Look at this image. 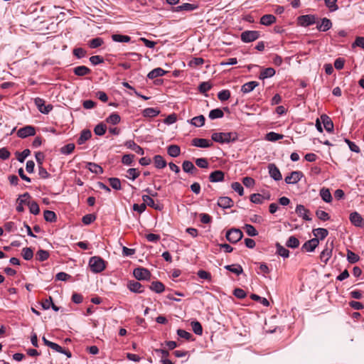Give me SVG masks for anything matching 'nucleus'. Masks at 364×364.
Instances as JSON below:
<instances>
[{"label":"nucleus","instance_id":"obj_22","mask_svg":"<svg viewBox=\"0 0 364 364\" xmlns=\"http://www.w3.org/2000/svg\"><path fill=\"white\" fill-rule=\"evenodd\" d=\"M224 173L222 171H215L212 172L209 176V180L210 182L215 183L223 181Z\"/></svg>","mask_w":364,"mask_h":364},{"label":"nucleus","instance_id":"obj_20","mask_svg":"<svg viewBox=\"0 0 364 364\" xmlns=\"http://www.w3.org/2000/svg\"><path fill=\"white\" fill-rule=\"evenodd\" d=\"M92 136L91 131L89 129H83L80 132V135L77 140L78 144L82 145Z\"/></svg>","mask_w":364,"mask_h":364},{"label":"nucleus","instance_id":"obj_60","mask_svg":"<svg viewBox=\"0 0 364 364\" xmlns=\"http://www.w3.org/2000/svg\"><path fill=\"white\" fill-rule=\"evenodd\" d=\"M250 297L254 301H259L264 306H269V302L266 298L260 297L255 294H251Z\"/></svg>","mask_w":364,"mask_h":364},{"label":"nucleus","instance_id":"obj_23","mask_svg":"<svg viewBox=\"0 0 364 364\" xmlns=\"http://www.w3.org/2000/svg\"><path fill=\"white\" fill-rule=\"evenodd\" d=\"M276 17L272 14H265L260 18V23L264 26H270L275 23Z\"/></svg>","mask_w":364,"mask_h":364},{"label":"nucleus","instance_id":"obj_17","mask_svg":"<svg viewBox=\"0 0 364 364\" xmlns=\"http://www.w3.org/2000/svg\"><path fill=\"white\" fill-rule=\"evenodd\" d=\"M232 200L227 196L220 197L218 200V205L222 208H229L233 205Z\"/></svg>","mask_w":364,"mask_h":364},{"label":"nucleus","instance_id":"obj_63","mask_svg":"<svg viewBox=\"0 0 364 364\" xmlns=\"http://www.w3.org/2000/svg\"><path fill=\"white\" fill-rule=\"evenodd\" d=\"M331 252H332L331 249L326 247L321 252V255H320L321 259L322 260H324L325 262H326L330 259V257L331 256Z\"/></svg>","mask_w":364,"mask_h":364},{"label":"nucleus","instance_id":"obj_49","mask_svg":"<svg viewBox=\"0 0 364 364\" xmlns=\"http://www.w3.org/2000/svg\"><path fill=\"white\" fill-rule=\"evenodd\" d=\"M49 252L44 250H39L36 253V259L40 262L46 261L49 257Z\"/></svg>","mask_w":364,"mask_h":364},{"label":"nucleus","instance_id":"obj_61","mask_svg":"<svg viewBox=\"0 0 364 364\" xmlns=\"http://www.w3.org/2000/svg\"><path fill=\"white\" fill-rule=\"evenodd\" d=\"M212 87L211 84L209 82H203L198 86V90L201 93H205L210 90Z\"/></svg>","mask_w":364,"mask_h":364},{"label":"nucleus","instance_id":"obj_59","mask_svg":"<svg viewBox=\"0 0 364 364\" xmlns=\"http://www.w3.org/2000/svg\"><path fill=\"white\" fill-rule=\"evenodd\" d=\"M218 97L220 101H226L230 97V92L228 90H223L218 93Z\"/></svg>","mask_w":364,"mask_h":364},{"label":"nucleus","instance_id":"obj_56","mask_svg":"<svg viewBox=\"0 0 364 364\" xmlns=\"http://www.w3.org/2000/svg\"><path fill=\"white\" fill-rule=\"evenodd\" d=\"M324 2L330 11L333 12L338 10L337 0H324Z\"/></svg>","mask_w":364,"mask_h":364},{"label":"nucleus","instance_id":"obj_31","mask_svg":"<svg viewBox=\"0 0 364 364\" xmlns=\"http://www.w3.org/2000/svg\"><path fill=\"white\" fill-rule=\"evenodd\" d=\"M167 153L171 157H177L181 154V149L178 145H170L167 148Z\"/></svg>","mask_w":364,"mask_h":364},{"label":"nucleus","instance_id":"obj_10","mask_svg":"<svg viewBox=\"0 0 364 364\" xmlns=\"http://www.w3.org/2000/svg\"><path fill=\"white\" fill-rule=\"evenodd\" d=\"M35 104L38 110L43 114H48L53 109L51 105H45V101L39 97L35 99Z\"/></svg>","mask_w":364,"mask_h":364},{"label":"nucleus","instance_id":"obj_52","mask_svg":"<svg viewBox=\"0 0 364 364\" xmlns=\"http://www.w3.org/2000/svg\"><path fill=\"white\" fill-rule=\"evenodd\" d=\"M109 185L114 190H120L122 188L121 181L117 178H109Z\"/></svg>","mask_w":364,"mask_h":364},{"label":"nucleus","instance_id":"obj_41","mask_svg":"<svg viewBox=\"0 0 364 364\" xmlns=\"http://www.w3.org/2000/svg\"><path fill=\"white\" fill-rule=\"evenodd\" d=\"M286 245L290 248H296L299 246V240L294 235L290 236L286 242Z\"/></svg>","mask_w":364,"mask_h":364},{"label":"nucleus","instance_id":"obj_29","mask_svg":"<svg viewBox=\"0 0 364 364\" xmlns=\"http://www.w3.org/2000/svg\"><path fill=\"white\" fill-rule=\"evenodd\" d=\"M275 70L273 68H267L262 70L259 74V79L264 80L271 77L275 75Z\"/></svg>","mask_w":364,"mask_h":364},{"label":"nucleus","instance_id":"obj_18","mask_svg":"<svg viewBox=\"0 0 364 364\" xmlns=\"http://www.w3.org/2000/svg\"><path fill=\"white\" fill-rule=\"evenodd\" d=\"M124 145L128 148L133 151H134L136 153L140 155H144V149L139 145H137L134 141L133 140H128L125 142Z\"/></svg>","mask_w":364,"mask_h":364},{"label":"nucleus","instance_id":"obj_57","mask_svg":"<svg viewBox=\"0 0 364 364\" xmlns=\"http://www.w3.org/2000/svg\"><path fill=\"white\" fill-rule=\"evenodd\" d=\"M74 149H75V144L70 143V144H68L63 146L60 149V152L63 154H70L74 151Z\"/></svg>","mask_w":364,"mask_h":364},{"label":"nucleus","instance_id":"obj_46","mask_svg":"<svg viewBox=\"0 0 364 364\" xmlns=\"http://www.w3.org/2000/svg\"><path fill=\"white\" fill-rule=\"evenodd\" d=\"M284 136L282 134H277L274 132H270L267 134L265 139L269 141H276L279 139H283Z\"/></svg>","mask_w":364,"mask_h":364},{"label":"nucleus","instance_id":"obj_27","mask_svg":"<svg viewBox=\"0 0 364 364\" xmlns=\"http://www.w3.org/2000/svg\"><path fill=\"white\" fill-rule=\"evenodd\" d=\"M313 233H314V236L316 237L315 238H318V239L322 240L328 236V231L325 228H318L314 229L313 230Z\"/></svg>","mask_w":364,"mask_h":364},{"label":"nucleus","instance_id":"obj_64","mask_svg":"<svg viewBox=\"0 0 364 364\" xmlns=\"http://www.w3.org/2000/svg\"><path fill=\"white\" fill-rule=\"evenodd\" d=\"M316 215L318 218L323 221H326L330 219V216L328 213L323 210H317L316 211Z\"/></svg>","mask_w":364,"mask_h":364},{"label":"nucleus","instance_id":"obj_48","mask_svg":"<svg viewBox=\"0 0 364 364\" xmlns=\"http://www.w3.org/2000/svg\"><path fill=\"white\" fill-rule=\"evenodd\" d=\"M120 119H121L120 116L118 114L112 113L106 119V122L107 123L115 125V124H117L119 123Z\"/></svg>","mask_w":364,"mask_h":364},{"label":"nucleus","instance_id":"obj_53","mask_svg":"<svg viewBox=\"0 0 364 364\" xmlns=\"http://www.w3.org/2000/svg\"><path fill=\"white\" fill-rule=\"evenodd\" d=\"M360 257L358 255L350 250L347 251V259L348 262L354 264L359 260Z\"/></svg>","mask_w":364,"mask_h":364},{"label":"nucleus","instance_id":"obj_30","mask_svg":"<svg viewBox=\"0 0 364 364\" xmlns=\"http://www.w3.org/2000/svg\"><path fill=\"white\" fill-rule=\"evenodd\" d=\"M150 289L156 293L160 294L165 289V287L161 282H153L150 285Z\"/></svg>","mask_w":364,"mask_h":364},{"label":"nucleus","instance_id":"obj_12","mask_svg":"<svg viewBox=\"0 0 364 364\" xmlns=\"http://www.w3.org/2000/svg\"><path fill=\"white\" fill-rule=\"evenodd\" d=\"M350 221L356 227H364V220L358 212H353L349 217Z\"/></svg>","mask_w":364,"mask_h":364},{"label":"nucleus","instance_id":"obj_58","mask_svg":"<svg viewBox=\"0 0 364 364\" xmlns=\"http://www.w3.org/2000/svg\"><path fill=\"white\" fill-rule=\"evenodd\" d=\"M134 159V154H125L122 158V163L124 165L131 166Z\"/></svg>","mask_w":364,"mask_h":364},{"label":"nucleus","instance_id":"obj_11","mask_svg":"<svg viewBox=\"0 0 364 364\" xmlns=\"http://www.w3.org/2000/svg\"><path fill=\"white\" fill-rule=\"evenodd\" d=\"M302 176L303 173L301 171H294L289 176H287L284 180L287 184H295L300 181Z\"/></svg>","mask_w":364,"mask_h":364},{"label":"nucleus","instance_id":"obj_51","mask_svg":"<svg viewBox=\"0 0 364 364\" xmlns=\"http://www.w3.org/2000/svg\"><path fill=\"white\" fill-rule=\"evenodd\" d=\"M28 206L30 212L33 215H38L40 212V208L38 203L35 201H28Z\"/></svg>","mask_w":364,"mask_h":364},{"label":"nucleus","instance_id":"obj_50","mask_svg":"<svg viewBox=\"0 0 364 364\" xmlns=\"http://www.w3.org/2000/svg\"><path fill=\"white\" fill-rule=\"evenodd\" d=\"M243 228L249 236L254 237L258 235L257 230L252 225L246 224Z\"/></svg>","mask_w":364,"mask_h":364},{"label":"nucleus","instance_id":"obj_3","mask_svg":"<svg viewBox=\"0 0 364 364\" xmlns=\"http://www.w3.org/2000/svg\"><path fill=\"white\" fill-rule=\"evenodd\" d=\"M243 237L242 232L237 228H232L229 230L225 235L226 239L231 243H236Z\"/></svg>","mask_w":364,"mask_h":364},{"label":"nucleus","instance_id":"obj_36","mask_svg":"<svg viewBox=\"0 0 364 364\" xmlns=\"http://www.w3.org/2000/svg\"><path fill=\"white\" fill-rule=\"evenodd\" d=\"M112 39L114 42L120 43H128L131 41V38L129 36L121 34H113L112 36Z\"/></svg>","mask_w":364,"mask_h":364},{"label":"nucleus","instance_id":"obj_21","mask_svg":"<svg viewBox=\"0 0 364 364\" xmlns=\"http://www.w3.org/2000/svg\"><path fill=\"white\" fill-rule=\"evenodd\" d=\"M153 160L155 167L158 169L164 168L167 165L166 160L161 155H155L153 158Z\"/></svg>","mask_w":364,"mask_h":364},{"label":"nucleus","instance_id":"obj_15","mask_svg":"<svg viewBox=\"0 0 364 364\" xmlns=\"http://www.w3.org/2000/svg\"><path fill=\"white\" fill-rule=\"evenodd\" d=\"M192 145L200 148H208L212 146V142L206 139L195 138L192 140Z\"/></svg>","mask_w":364,"mask_h":364},{"label":"nucleus","instance_id":"obj_33","mask_svg":"<svg viewBox=\"0 0 364 364\" xmlns=\"http://www.w3.org/2000/svg\"><path fill=\"white\" fill-rule=\"evenodd\" d=\"M225 268L227 270H228L232 273H235L237 275H240L243 272L242 266L238 264L226 265V266H225Z\"/></svg>","mask_w":364,"mask_h":364},{"label":"nucleus","instance_id":"obj_2","mask_svg":"<svg viewBox=\"0 0 364 364\" xmlns=\"http://www.w3.org/2000/svg\"><path fill=\"white\" fill-rule=\"evenodd\" d=\"M89 267L94 273H100L105 269V262L97 256L92 257L89 260Z\"/></svg>","mask_w":364,"mask_h":364},{"label":"nucleus","instance_id":"obj_45","mask_svg":"<svg viewBox=\"0 0 364 364\" xmlns=\"http://www.w3.org/2000/svg\"><path fill=\"white\" fill-rule=\"evenodd\" d=\"M127 173V174L126 175V177L132 181H134L136 178H138L140 174V172L134 168H129Z\"/></svg>","mask_w":364,"mask_h":364},{"label":"nucleus","instance_id":"obj_13","mask_svg":"<svg viewBox=\"0 0 364 364\" xmlns=\"http://www.w3.org/2000/svg\"><path fill=\"white\" fill-rule=\"evenodd\" d=\"M269 176L275 181H280L282 178L279 168L274 164H269L268 166Z\"/></svg>","mask_w":364,"mask_h":364},{"label":"nucleus","instance_id":"obj_32","mask_svg":"<svg viewBox=\"0 0 364 364\" xmlns=\"http://www.w3.org/2000/svg\"><path fill=\"white\" fill-rule=\"evenodd\" d=\"M166 71L163 70L161 68H157L154 70H152L151 72L149 73L147 77L149 79H154L157 77L163 76L166 74Z\"/></svg>","mask_w":364,"mask_h":364},{"label":"nucleus","instance_id":"obj_44","mask_svg":"<svg viewBox=\"0 0 364 364\" xmlns=\"http://www.w3.org/2000/svg\"><path fill=\"white\" fill-rule=\"evenodd\" d=\"M107 126L103 123L97 124L94 129V132L97 136H102L105 134Z\"/></svg>","mask_w":364,"mask_h":364},{"label":"nucleus","instance_id":"obj_35","mask_svg":"<svg viewBox=\"0 0 364 364\" xmlns=\"http://www.w3.org/2000/svg\"><path fill=\"white\" fill-rule=\"evenodd\" d=\"M182 168L183 171L189 173H193L195 171H197V168L190 161H184L182 164Z\"/></svg>","mask_w":364,"mask_h":364},{"label":"nucleus","instance_id":"obj_5","mask_svg":"<svg viewBox=\"0 0 364 364\" xmlns=\"http://www.w3.org/2000/svg\"><path fill=\"white\" fill-rule=\"evenodd\" d=\"M316 18L314 15H303L298 17V23L300 26L306 27L316 23Z\"/></svg>","mask_w":364,"mask_h":364},{"label":"nucleus","instance_id":"obj_19","mask_svg":"<svg viewBox=\"0 0 364 364\" xmlns=\"http://www.w3.org/2000/svg\"><path fill=\"white\" fill-rule=\"evenodd\" d=\"M321 119L325 129L328 132H331L333 129V123L330 119V117L326 114H322L321 116Z\"/></svg>","mask_w":364,"mask_h":364},{"label":"nucleus","instance_id":"obj_54","mask_svg":"<svg viewBox=\"0 0 364 364\" xmlns=\"http://www.w3.org/2000/svg\"><path fill=\"white\" fill-rule=\"evenodd\" d=\"M22 257L26 260H30L33 257V252L31 248L30 247H24L22 250Z\"/></svg>","mask_w":364,"mask_h":364},{"label":"nucleus","instance_id":"obj_34","mask_svg":"<svg viewBox=\"0 0 364 364\" xmlns=\"http://www.w3.org/2000/svg\"><path fill=\"white\" fill-rule=\"evenodd\" d=\"M277 254L282 257L283 258H287L289 257V251L280 245L279 242H277L276 245Z\"/></svg>","mask_w":364,"mask_h":364},{"label":"nucleus","instance_id":"obj_47","mask_svg":"<svg viewBox=\"0 0 364 364\" xmlns=\"http://www.w3.org/2000/svg\"><path fill=\"white\" fill-rule=\"evenodd\" d=\"M224 115V113L222 109L218 108L212 109L209 112V118L211 119H215L218 118H222Z\"/></svg>","mask_w":364,"mask_h":364},{"label":"nucleus","instance_id":"obj_16","mask_svg":"<svg viewBox=\"0 0 364 364\" xmlns=\"http://www.w3.org/2000/svg\"><path fill=\"white\" fill-rule=\"evenodd\" d=\"M332 27V22L327 18H323L321 22L317 23V29L320 31H327Z\"/></svg>","mask_w":364,"mask_h":364},{"label":"nucleus","instance_id":"obj_25","mask_svg":"<svg viewBox=\"0 0 364 364\" xmlns=\"http://www.w3.org/2000/svg\"><path fill=\"white\" fill-rule=\"evenodd\" d=\"M259 85V83L256 81H250L245 83L241 87V92L243 93H249L252 91L256 87Z\"/></svg>","mask_w":364,"mask_h":364},{"label":"nucleus","instance_id":"obj_42","mask_svg":"<svg viewBox=\"0 0 364 364\" xmlns=\"http://www.w3.org/2000/svg\"><path fill=\"white\" fill-rule=\"evenodd\" d=\"M104 43V41L102 38L97 37L95 38L91 39L88 42V46L90 48H97L100 46H101Z\"/></svg>","mask_w":364,"mask_h":364},{"label":"nucleus","instance_id":"obj_28","mask_svg":"<svg viewBox=\"0 0 364 364\" xmlns=\"http://www.w3.org/2000/svg\"><path fill=\"white\" fill-rule=\"evenodd\" d=\"M90 69L85 65H80L74 68V73L77 76H85L90 74Z\"/></svg>","mask_w":364,"mask_h":364},{"label":"nucleus","instance_id":"obj_1","mask_svg":"<svg viewBox=\"0 0 364 364\" xmlns=\"http://www.w3.org/2000/svg\"><path fill=\"white\" fill-rule=\"evenodd\" d=\"M212 140L220 144H228L237 140L236 132H214L211 136Z\"/></svg>","mask_w":364,"mask_h":364},{"label":"nucleus","instance_id":"obj_7","mask_svg":"<svg viewBox=\"0 0 364 364\" xmlns=\"http://www.w3.org/2000/svg\"><path fill=\"white\" fill-rule=\"evenodd\" d=\"M36 134L35 127L31 125L25 126L19 129L17 132V136L20 138L24 139L28 136H34Z\"/></svg>","mask_w":364,"mask_h":364},{"label":"nucleus","instance_id":"obj_39","mask_svg":"<svg viewBox=\"0 0 364 364\" xmlns=\"http://www.w3.org/2000/svg\"><path fill=\"white\" fill-rule=\"evenodd\" d=\"M320 196L323 200H324L326 203H330L332 200L331 194L328 188H321L320 191Z\"/></svg>","mask_w":364,"mask_h":364},{"label":"nucleus","instance_id":"obj_9","mask_svg":"<svg viewBox=\"0 0 364 364\" xmlns=\"http://www.w3.org/2000/svg\"><path fill=\"white\" fill-rule=\"evenodd\" d=\"M296 213L299 217L301 218L306 221H311L312 219L309 216L310 211L306 209L303 205H297L295 210Z\"/></svg>","mask_w":364,"mask_h":364},{"label":"nucleus","instance_id":"obj_8","mask_svg":"<svg viewBox=\"0 0 364 364\" xmlns=\"http://www.w3.org/2000/svg\"><path fill=\"white\" fill-rule=\"evenodd\" d=\"M319 244V239L313 238L306 241L301 247L304 252H311L315 250Z\"/></svg>","mask_w":364,"mask_h":364},{"label":"nucleus","instance_id":"obj_14","mask_svg":"<svg viewBox=\"0 0 364 364\" xmlns=\"http://www.w3.org/2000/svg\"><path fill=\"white\" fill-rule=\"evenodd\" d=\"M197 8H198V6L196 4L184 3L182 5H180V6H176V7H173L171 11L173 12H180V11H191L196 9Z\"/></svg>","mask_w":364,"mask_h":364},{"label":"nucleus","instance_id":"obj_37","mask_svg":"<svg viewBox=\"0 0 364 364\" xmlns=\"http://www.w3.org/2000/svg\"><path fill=\"white\" fill-rule=\"evenodd\" d=\"M159 113V110L153 107H149L144 109L143 116L145 117H154L157 116Z\"/></svg>","mask_w":364,"mask_h":364},{"label":"nucleus","instance_id":"obj_55","mask_svg":"<svg viewBox=\"0 0 364 364\" xmlns=\"http://www.w3.org/2000/svg\"><path fill=\"white\" fill-rule=\"evenodd\" d=\"M191 327L193 332L197 335H201L203 333V328L200 322L198 321H192Z\"/></svg>","mask_w":364,"mask_h":364},{"label":"nucleus","instance_id":"obj_6","mask_svg":"<svg viewBox=\"0 0 364 364\" xmlns=\"http://www.w3.org/2000/svg\"><path fill=\"white\" fill-rule=\"evenodd\" d=\"M133 274L137 280H149L151 277L150 272L144 267L134 269Z\"/></svg>","mask_w":364,"mask_h":364},{"label":"nucleus","instance_id":"obj_4","mask_svg":"<svg viewBox=\"0 0 364 364\" xmlns=\"http://www.w3.org/2000/svg\"><path fill=\"white\" fill-rule=\"evenodd\" d=\"M260 33L257 31H245L240 35L241 41L244 43H251L257 40Z\"/></svg>","mask_w":364,"mask_h":364},{"label":"nucleus","instance_id":"obj_24","mask_svg":"<svg viewBox=\"0 0 364 364\" xmlns=\"http://www.w3.org/2000/svg\"><path fill=\"white\" fill-rule=\"evenodd\" d=\"M128 288L131 291L135 293H141L144 291L142 285L136 281H130L128 284Z\"/></svg>","mask_w":364,"mask_h":364},{"label":"nucleus","instance_id":"obj_43","mask_svg":"<svg viewBox=\"0 0 364 364\" xmlns=\"http://www.w3.org/2000/svg\"><path fill=\"white\" fill-rule=\"evenodd\" d=\"M43 216L45 220L50 223L55 222L57 218L56 214L53 211L48 210L44 211Z\"/></svg>","mask_w":364,"mask_h":364},{"label":"nucleus","instance_id":"obj_38","mask_svg":"<svg viewBox=\"0 0 364 364\" xmlns=\"http://www.w3.org/2000/svg\"><path fill=\"white\" fill-rule=\"evenodd\" d=\"M205 117L203 115H199L193 117L191 120V124L195 127H200L204 125Z\"/></svg>","mask_w":364,"mask_h":364},{"label":"nucleus","instance_id":"obj_40","mask_svg":"<svg viewBox=\"0 0 364 364\" xmlns=\"http://www.w3.org/2000/svg\"><path fill=\"white\" fill-rule=\"evenodd\" d=\"M88 169L94 173L101 174L103 173L102 168L97 164L90 162L87 164Z\"/></svg>","mask_w":364,"mask_h":364},{"label":"nucleus","instance_id":"obj_62","mask_svg":"<svg viewBox=\"0 0 364 364\" xmlns=\"http://www.w3.org/2000/svg\"><path fill=\"white\" fill-rule=\"evenodd\" d=\"M250 200L253 203L260 204L264 200V197L259 193H253L250 196Z\"/></svg>","mask_w":364,"mask_h":364},{"label":"nucleus","instance_id":"obj_26","mask_svg":"<svg viewBox=\"0 0 364 364\" xmlns=\"http://www.w3.org/2000/svg\"><path fill=\"white\" fill-rule=\"evenodd\" d=\"M142 200L146 205L153 208L155 210H160L161 209V206L159 205L155 204L154 200L148 195H143Z\"/></svg>","mask_w":364,"mask_h":364}]
</instances>
